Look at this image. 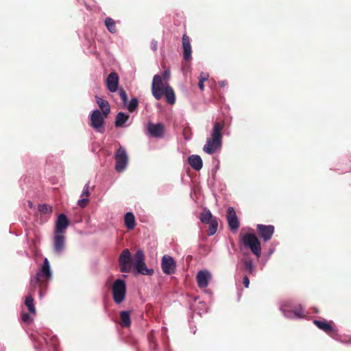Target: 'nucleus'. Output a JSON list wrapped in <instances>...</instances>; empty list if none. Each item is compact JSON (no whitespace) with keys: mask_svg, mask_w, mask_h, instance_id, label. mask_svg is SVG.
Instances as JSON below:
<instances>
[{"mask_svg":"<svg viewBox=\"0 0 351 351\" xmlns=\"http://www.w3.org/2000/svg\"><path fill=\"white\" fill-rule=\"evenodd\" d=\"M114 158L116 160V171L117 172H122L125 169L128 162V156L125 148L119 147L115 153Z\"/></svg>","mask_w":351,"mask_h":351,"instance_id":"0eeeda50","label":"nucleus"},{"mask_svg":"<svg viewBox=\"0 0 351 351\" xmlns=\"http://www.w3.org/2000/svg\"><path fill=\"white\" fill-rule=\"evenodd\" d=\"M314 324L320 330H323L328 335H330L333 332L334 329L330 322H327L325 319L313 321Z\"/></svg>","mask_w":351,"mask_h":351,"instance_id":"f3484780","label":"nucleus"},{"mask_svg":"<svg viewBox=\"0 0 351 351\" xmlns=\"http://www.w3.org/2000/svg\"><path fill=\"white\" fill-rule=\"evenodd\" d=\"M129 116L122 112H119L115 119L116 127H123V125L128 121Z\"/></svg>","mask_w":351,"mask_h":351,"instance_id":"5701e85b","label":"nucleus"},{"mask_svg":"<svg viewBox=\"0 0 351 351\" xmlns=\"http://www.w3.org/2000/svg\"><path fill=\"white\" fill-rule=\"evenodd\" d=\"M119 80V75L116 72H111L108 75L106 84L110 92L114 93L118 90Z\"/></svg>","mask_w":351,"mask_h":351,"instance_id":"ddd939ff","label":"nucleus"},{"mask_svg":"<svg viewBox=\"0 0 351 351\" xmlns=\"http://www.w3.org/2000/svg\"><path fill=\"white\" fill-rule=\"evenodd\" d=\"M226 217L230 230L236 232L239 228V221L233 207L228 208Z\"/></svg>","mask_w":351,"mask_h":351,"instance_id":"9d476101","label":"nucleus"},{"mask_svg":"<svg viewBox=\"0 0 351 351\" xmlns=\"http://www.w3.org/2000/svg\"><path fill=\"white\" fill-rule=\"evenodd\" d=\"M274 230V226L272 225L258 224L256 226L257 234L264 241H268L271 239Z\"/></svg>","mask_w":351,"mask_h":351,"instance_id":"1a4fd4ad","label":"nucleus"},{"mask_svg":"<svg viewBox=\"0 0 351 351\" xmlns=\"http://www.w3.org/2000/svg\"><path fill=\"white\" fill-rule=\"evenodd\" d=\"M89 202V199L86 197H83L82 199L78 200L77 204L81 208H85Z\"/></svg>","mask_w":351,"mask_h":351,"instance_id":"473e14b6","label":"nucleus"},{"mask_svg":"<svg viewBox=\"0 0 351 351\" xmlns=\"http://www.w3.org/2000/svg\"><path fill=\"white\" fill-rule=\"evenodd\" d=\"M196 279L199 288H206L211 279V274L207 270H201L197 272Z\"/></svg>","mask_w":351,"mask_h":351,"instance_id":"4468645a","label":"nucleus"},{"mask_svg":"<svg viewBox=\"0 0 351 351\" xmlns=\"http://www.w3.org/2000/svg\"><path fill=\"white\" fill-rule=\"evenodd\" d=\"M29 206L31 207L32 206V203L31 202H29Z\"/></svg>","mask_w":351,"mask_h":351,"instance_id":"a19ab883","label":"nucleus"},{"mask_svg":"<svg viewBox=\"0 0 351 351\" xmlns=\"http://www.w3.org/2000/svg\"><path fill=\"white\" fill-rule=\"evenodd\" d=\"M89 183H87L84 188V190L82 191V197H86V198H88L90 195V193H89Z\"/></svg>","mask_w":351,"mask_h":351,"instance_id":"f704fd0d","label":"nucleus"},{"mask_svg":"<svg viewBox=\"0 0 351 351\" xmlns=\"http://www.w3.org/2000/svg\"><path fill=\"white\" fill-rule=\"evenodd\" d=\"M156 48H157L156 43H152V49L155 51V50H156Z\"/></svg>","mask_w":351,"mask_h":351,"instance_id":"ea45409f","label":"nucleus"},{"mask_svg":"<svg viewBox=\"0 0 351 351\" xmlns=\"http://www.w3.org/2000/svg\"><path fill=\"white\" fill-rule=\"evenodd\" d=\"M51 278V272L50 270L49 262L47 258H45L41 269L36 274V276L31 280L30 294L25 298V304L27 307L30 313H36V308L34 304V299L31 293L37 285L40 287V295H43V288L45 287L47 285L49 280Z\"/></svg>","mask_w":351,"mask_h":351,"instance_id":"f03ea898","label":"nucleus"},{"mask_svg":"<svg viewBox=\"0 0 351 351\" xmlns=\"http://www.w3.org/2000/svg\"><path fill=\"white\" fill-rule=\"evenodd\" d=\"M147 131L149 134L154 138H162L165 133V126L162 123H148Z\"/></svg>","mask_w":351,"mask_h":351,"instance_id":"9b49d317","label":"nucleus"},{"mask_svg":"<svg viewBox=\"0 0 351 351\" xmlns=\"http://www.w3.org/2000/svg\"><path fill=\"white\" fill-rule=\"evenodd\" d=\"M21 319L23 322L27 324H29L32 321V317L27 313H23L21 315Z\"/></svg>","mask_w":351,"mask_h":351,"instance_id":"72a5a7b5","label":"nucleus"},{"mask_svg":"<svg viewBox=\"0 0 351 351\" xmlns=\"http://www.w3.org/2000/svg\"><path fill=\"white\" fill-rule=\"evenodd\" d=\"M53 245L56 252L60 253L63 250L64 245V237L63 233L56 232Z\"/></svg>","mask_w":351,"mask_h":351,"instance_id":"a211bd4d","label":"nucleus"},{"mask_svg":"<svg viewBox=\"0 0 351 351\" xmlns=\"http://www.w3.org/2000/svg\"><path fill=\"white\" fill-rule=\"evenodd\" d=\"M208 78V75L206 73H202L200 74L199 82H198V87L201 90H204V82L206 81Z\"/></svg>","mask_w":351,"mask_h":351,"instance_id":"c85d7f7f","label":"nucleus"},{"mask_svg":"<svg viewBox=\"0 0 351 351\" xmlns=\"http://www.w3.org/2000/svg\"><path fill=\"white\" fill-rule=\"evenodd\" d=\"M182 49L184 60H190L191 59L192 50L190 38L186 34H184L182 36Z\"/></svg>","mask_w":351,"mask_h":351,"instance_id":"2eb2a0df","label":"nucleus"},{"mask_svg":"<svg viewBox=\"0 0 351 351\" xmlns=\"http://www.w3.org/2000/svg\"><path fill=\"white\" fill-rule=\"evenodd\" d=\"M120 271L128 273L134 265L137 271L143 275H152L153 270L148 269L145 263V254L142 250H138L133 256L128 249H124L119 257Z\"/></svg>","mask_w":351,"mask_h":351,"instance_id":"f257e3e1","label":"nucleus"},{"mask_svg":"<svg viewBox=\"0 0 351 351\" xmlns=\"http://www.w3.org/2000/svg\"><path fill=\"white\" fill-rule=\"evenodd\" d=\"M38 210L43 214L51 213L52 212V207L47 204H40L38 206Z\"/></svg>","mask_w":351,"mask_h":351,"instance_id":"c756f323","label":"nucleus"},{"mask_svg":"<svg viewBox=\"0 0 351 351\" xmlns=\"http://www.w3.org/2000/svg\"><path fill=\"white\" fill-rule=\"evenodd\" d=\"M96 102L97 105L99 106V108L102 111V113L106 116L108 117V115L110 112V104L108 101L104 100L101 99V97L96 96Z\"/></svg>","mask_w":351,"mask_h":351,"instance_id":"6ab92c4d","label":"nucleus"},{"mask_svg":"<svg viewBox=\"0 0 351 351\" xmlns=\"http://www.w3.org/2000/svg\"><path fill=\"white\" fill-rule=\"evenodd\" d=\"M304 310L300 307L298 308H295L294 311H293V314L296 316V317H302L304 316Z\"/></svg>","mask_w":351,"mask_h":351,"instance_id":"e433bc0d","label":"nucleus"},{"mask_svg":"<svg viewBox=\"0 0 351 351\" xmlns=\"http://www.w3.org/2000/svg\"><path fill=\"white\" fill-rule=\"evenodd\" d=\"M283 313L285 314V316H287L288 317V315L287 314H285L284 311H283Z\"/></svg>","mask_w":351,"mask_h":351,"instance_id":"79ce46f5","label":"nucleus"},{"mask_svg":"<svg viewBox=\"0 0 351 351\" xmlns=\"http://www.w3.org/2000/svg\"><path fill=\"white\" fill-rule=\"evenodd\" d=\"M162 80L165 82H167L170 77V71L169 70H166L163 72L162 75L161 76Z\"/></svg>","mask_w":351,"mask_h":351,"instance_id":"4c0bfd02","label":"nucleus"},{"mask_svg":"<svg viewBox=\"0 0 351 351\" xmlns=\"http://www.w3.org/2000/svg\"><path fill=\"white\" fill-rule=\"evenodd\" d=\"M69 224V220L64 214H60L58 217L56 225V232L64 233L65 229Z\"/></svg>","mask_w":351,"mask_h":351,"instance_id":"dca6fc26","label":"nucleus"},{"mask_svg":"<svg viewBox=\"0 0 351 351\" xmlns=\"http://www.w3.org/2000/svg\"><path fill=\"white\" fill-rule=\"evenodd\" d=\"M243 283V285H244L245 288H248L249 287L250 280H249V278H248V277L247 276H244Z\"/></svg>","mask_w":351,"mask_h":351,"instance_id":"58836bf2","label":"nucleus"},{"mask_svg":"<svg viewBox=\"0 0 351 351\" xmlns=\"http://www.w3.org/2000/svg\"><path fill=\"white\" fill-rule=\"evenodd\" d=\"M213 219L210 211L207 208H204L199 215V219L203 223H208Z\"/></svg>","mask_w":351,"mask_h":351,"instance_id":"b1692460","label":"nucleus"},{"mask_svg":"<svg viewBox=\"0 0 351 351\" xmlns=\"http://www.w3.org/2000/svg\"><path fill=\"white\" fill-rule=\"evenodd\" d=\"M243 263L244 270L247 271L248 274H252L254 270L252 261L251 259H245L243 261Z\"/></svg>","mask_w":351,"mask_h":351,"instance_id":"bb28decb","label":"nucleus"},{"mask_svg":"<svg viewBox=\"0 0 351 351\" xmlns=\"http://www.w3.org/2000/svg\"><path fill=\"white\" fill-rule=\"evenodd\" d=\"M126 106H127V109L128 110V111L130 112H134L137 109V108L138 106V99L137 98H132L130 100V103L128 104H127Z\"/></svg>","mask_w":351,"mask_h":351,"instance_id":"cd10ccee","label":"nucleus"},{"mask_svg":"<svg viewBox=\"0 0 351 351\" xmlns=\"http://www.w3.org/2000/svg\"><path fill=\"white\" fill-rule=\"evenodd\" d=\"M149 347L151 349H153L154 350H156L157 344L156 341L153 339L152 337V334L149 336Z\"/></svg>","mask_w":351,"mask_h":351,"instance_id":"c9c22d12","label":"nucleus"},{"mask_svg":"<svg viewBox=\"0 0 351 351\" xmlns=\"http://www.w3.org/2000/svg\"><path fill=\"white\" fill-rule=\"evenodd\" d=\"M104 23L106 28L110 33L115 34L117 32L116 23L114 19L110 17H106Z\"/></svg>","mask_w":351,"mask_h":351,"instance_id":"393cba45","label":"nucleus"},{"mask_svg":"<svg viewBox=\"0 0 351 351\" xmlns=\"http://www.w3.org/2000/svg\"><path fill=\"white\" fill-rule=\"evenodd\" d=\"M152 93L157 100L160 99L165 95L166 101L169 104L172 105L175 103L174 90L168 82H165L162 80L161 75H154L152 85Z\"/></svg>","mask_w":351,"mask_h":351,"instance_id":"7ed1b4c3","label":"nucleus"},{"mask_svg":"<svg viewBox=\"0 0 351 351\" xmlns=\"http://www.w3.org/2000/svg\"><path fill=\"white\" fill-rule=\"evenodd\" d=\"M124 222L128 230H133L136 226V220L132 213H127L124 217Z\"/></svg>","mask_w":351,"mask_h":351,"instance_id":"4be33fe9","label":"nucleus"},{"mask_svg":"<svg viewBox=\"0 0 351 351\" xmlns=\"http://www.w3.org/2000/svg\"><path fill=\"white\" fill-rule=\"evenodd\" d=\"M119 94L121 99L123 101V104L124 106H126L128 104V95H127L126 92L125 91V90L123 88H121L119 89Z\"/></svg>","mask_w":351,"mask_h":351,"instance_id":"7c9ffc66","label":"nucleus"},{"mask_svg":"<svg viewBox=\"0 0 351 351\" xmlns=\"http://www.w3.org/2000/svg\"><path fill=\"white\" fill-rule=\"evenodd\" d=\"M161 267L165 274H172L175 268V261L173 258L168 255H164L161 261Z\"/></svg>","mask_w":351,"mask_h":351,"instance_id":"f8f14e48","label":"nucleus"},{"mask_svg":"<svg viewBox=\"0 0 351 351\" xmlns=\"http://www.w3.org/2000/svg\"><path fill=\"white\" fill-rule=\"evenodd\" d=\"M224 128L223 121H216L211 132L210 138H207L204 146V151L209 154H213L221 147L222 133Z\"/></svg>","mask_w":351,"mask_h":351,"instance_id":"20e7f679","label":"nucleus"},{"mask_svg":"<svg viewBox=\"0 0 351 351\" xmlns=\"http://www.w3.org/2000/svg\"><path fill=\"white\" fill-rule=\"evenodd\" d=\"M131 311H123L120 312V325L123 328H128L131 325L130 319Z\"/></svg>","mask_w":351,"mask_h":351,"instance_id":"412c9836","label":"nucleus"},{"mask_svg":"<svg viewBox=\"0 0 351 351\" xmlns=\"http://www.w3.org/2000/svg\"><path fill=\"white\" fill-rule=\"evenodd\" d=\"M208 235L212 236L215 234L217 232L218 227V221L216 217H214L213 220H211L208 223Z\"/></svg>","mask_w":351,"mask_h":351,"instance_id":"a878e982","label":"nucleus"},{"mask_svg":"<svg viewBox=\"0 0 351 351\" xmlns=\"http://www.w3.org/2000/svg\"><path fill=\"white\" fill-rule=\"evenodd\" d=\"M241 240L243 245L249 248L252 253L258 258L261 256V241L254 233H245L241 235Z\"/></svg>","mask_w":351,"mask_h":351,"instance_id":"39448f33","label":"nucleus"},{"mask_svg":"<svg viewBox=\"0 0 351 351\" xmlns=\"http://www.w3.org/2000/svg\"><path fill=\"white\" fill-rule=\"evenodd\" d=\"M182 134L186 140L190 139L192 136L191 129L189 127H185L183 129Z\"/></svg>","mask_w":351,"mask_h":351,"instance_id":"2f4dec72","label":"nucleus"},{"mask_svg":"<svg viewBox=\"0 0 351 351\" xmlns=\"http://www.w3.org/2000/svg\"><path fill=\"white\" fill-rule=\"evenodd\" d=\"M189 163L196 171L202 168L203 162L201 157L198 155H192L189 157Z\"/></svg>","mask_w":351,"mask_h":351,"instance_id":"aec40b11","label":"nucleus"},{"mask_svg":"<svg viewBox=\"0 0 351 351\" xmlns=\"http://www.w3.org/2000/svg\"><path fill=\"white\" fill-rule=\"evenodd\" d=\"M107 118L101 111L95 110L90 115V125L98 132H101L104 119Z\"/></svg>","mask_w":351,"mask_h":351,"instance_id":"6e6552de","label":"nucleus"},{"mask_svg":"<svg viewBox=\"0 0 351 351\" xmlns=\"http://www.w3.org/2000/svg\"><path fill=\"white\" fill-rule=\"evenodd\" d=\"M112 298L116 304L121 303L125 298L126 285L123 280L118 279L112 286Z\"/></svg>","mask_w":351,"mask_h":351,"instance_id":"423d86ee","label":"nucleus"}]
</instances>
